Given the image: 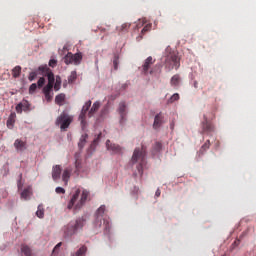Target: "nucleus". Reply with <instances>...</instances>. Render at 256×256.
Returning a JSON list of instances; mask_svg holds the SVG:
<instances>
[{"label": "nucleus", "mask_w": 256, "mask_h": 256, "mask_svg": "<svg viewBox=\"0 0 256 256\" xmlns=\"http://www.w3.org/2000/svg\"><path fill=\"white\" fill-rule=\"evenodd\" d=\"M131 164L136 165L138 173L143 176L144 168L147 165V148L144 144L140 148H135L133 151Z\"/></svg>", "instance_id": "nucleus-1"}, {"label": "nucleus", "mask_w": 256, "mask_h": 256, "mask_svg": "<svg viewBox=\"0 0 256 256\" xmlns=\"http://www.w3.org/2000/svg\"><path fill=\"white\" fill-rule=\"evenodd\" d=\"M80 194H81V190L80 189L76 190V192L73 194L72 198L68 203V206H67L68 209H73L74 207L75 210H78V209H81L83 205H85L90 192H88V190H83L80 200H78ZM77 200H78V203H77Z\"/></svg>", "instance_id": "nucleus-2"}, {"label": "nucleus", "mask_w": 256, "mask_h": 256, "mask_svg": "<svg viewBox=\"0 0 256 256\" xmlns=\"http://www.w3.org/2000/svg\"><path fill=\"white\" fill-rule=\"evenodd\" d=\"M74 116L68 114V112H62L56 118V125L60 127L61 131H66L68 127H70L71 123H73Z\"/></svg>", "instance_id": "nucleus-3"}, {"label": "nucleus", "mask_w": 256, "mask_h": 256, "mask_svg": "<svg viewBox=\"0 0 256 256\" xmlns=\"http://www.w3.org/2000/svg\"><path fill=\"white\" fill-rule=\"evenodd\" d=\"M85 217H80L76 222H70L68 226L64 229V233L66 236H72L77 232L79 228H83L85 226Z\"/></svg>", "instance_id": "nucleus-4"}, {"label": "nucleus", "mask_w": 256, "mask_h": 256, "mask_svg": "<svg viewBox=\"0 0 256 256\" xmlns=\"http://www.w3.org/2000/svg\"><path fill=\"white\" fill-rule=\"evenodd\" d=\"M180 67V57L177 53H169L166 56L165 68L168 70L178 69Z\"/></svg>", "instance_id": "nucleus-5"}, {"label": "nucleus", "mask_w": 256, "mask_h": 256, "mask_svg": "<svg viewBox=\"0 0 256 256\" xmlns=\"http://www.w3.org/2000/svg\"><path fill=\"white\" fill-rule=\"evenodd\" d=\"M91 106H92V100L88 99V102H86L84 104V106L82 107V110L80 112L79 120L81 122V128L83 130H85L87 127L86 114H87V112H89Z\"/></svg>", "instance_id": "nucleus-6"}, {"label": "nucleus", "mask_w": 256, "mask_h": 256, "mask_svg": "<svg viewBox=\"0 0 256 256\" xmlns=\"http://www.w3.org/2000/svg\"><path fill=\"white\" fill-rule=\"evenodd\" d=\"M83 59L82 53H67L64 57V62L66 65H69V63H74L75 66H79V63H81Z\"/></svg>", "instance_id": "nucleus-7"}, {"label": "nucleus", "mask_w": 256, "mask_h": 256, "mask_svg": "<svg viewBox=\"0 0 256 256\" xmlns=\"http://www.w3.org/2000/svg\"><path fill=\"white\" fill-rule=\"evenodd\" d=\"M106 207L105 205H101L96 213H95V221H94V226L95 228H101L103 224V217L105 215Z\"/></svg>", "instance_id": "nucleus-8"}, {"label": "nucleus", "mask_w": 256, "mask_h": 256, "mask_svg": "<svg viewBox=\"0 0 256 256\" xmlns=\"http://www.w3.org/2000/svg\"><path fill=\"white\" fill-rule=\"evenodd\" d=\"M155 61L156 60L153 59L151 55L145 59L142 66V71L144 74H154V68H152V66L154 65Z\"/></svg>", "instance_id": "nucleus-9"}, {"label": "nucleus", "mask_w": 256, "mask_h": 256, "mask_svg": "<svg viewBox=\"0 0 256 256\" xmlns=\"http://www.w3.org/2000/svg\"><path fill=\"white\" fill-rule=\"evenodd\" d=\"M39 70L42 72V74L47 76L48 80L50 81V90L52 91L55 83L54 73L50 70V68H48V66H40Z\"/></svg>", "instance_id": "nucleus-10"}, {"label": "nucleus", "mask_w": 256, "mask_h": 256, "mask_svg": "<svg viewBox=\"0 0 256 256\" xmlns=\"http://www.w3.org/2000/svg\"><path fill=\"white\" fill-rule=\"evenodd\" d=\"M30 106L31 104L28 102V99H22V102L16 106V112L18 114H22L23 110L24 112H28L30 110Z\"/></svg>", "instance_id": "nucleus-11"}, {"label": "nucleus", "mask_w": 256, "mask_h": 256, "mask_svg": "<svg viewBox=\"0 0 256 256\" xmlns=\"http://www.w3.org/2000/svg\"><path fill=\"white\" fill-rule=\"evenodd\" d=\"M75 173L79 175L81 169H82V156L81 152H76L75 154Z\"/></svg>", "instance_id": "nucleus-12"}, {"label": "nucleus", "mask_w": 256, "mask_h": 256, "mask_svg": "<svg viewBox=\"0 0 256 256\" xmlns=\"http://www.w3.org/2000/svg\"><path fill=\"white\" fill-rule=\"evenodd\" d=\"M118 112L121 117L120 123H124V120H126V116H127V106L125 102H121L119 104Z\"/></svg>", "instance_id": "nucleus-13"}, {"label": "nucleus", "mask_w": 256, "mask_h": 256, "mask_svg": "<svg viewBox=\"0 0 256 256\" xmlns=\"http://www.w3.org/2000/svg\"><path fill=\"white\" fill-rule=\"evenodd\" d=\"M106 146L108 150H111L114 154H119L122 152L121 146L118 144H112L110 139H107Z\"/></svg>", "instance_id": "nucleus-14"}, {"label": "nucleus", "mask_w": 256, "mask_h": 256, "mask_svg": "<svg viewBox=\"0 0 256 256\" xmlns=\"http://www.w3.org/2000/svg\"><path fill=\"white\" fill-rule=\"evenodd\" d=\"M214 131V127L213 125H211V123H209V120H207V118H205V120H203L202 123V133H212Z\"/></svg>", "instance_id": "nucleus-15"}, {"label": "nucleus", "mask_w": 256, "mask_h": 256, "mask_svg": "<svg viewBox=\"0 0 256 256\" xmlns=\"http://www.w3.org/2000/svg\"><path fill=\"white\" fill-rule=\"evenodd\" d=\"M14 148L19 152H23L24 150L27 149V144L26 142H23L22 139H15Z\"/></svg>", "instance_id": "nucleus-16"}, {"label": "nucleus", "mask_w": 256, "mask_h": 256, "mask_svg": "<svg viewBox=\"0 0 256 256\" xmlns=\"http://www.w3.org/2000/svg\"><path fill=\"white\" fill-rule=\"evenodd\" d=\"M61 173H62L61 165H55L54 167H52V178L54 179V181H57L58 179H60Z\"/></svg>", "instance_id": "nucleus-17"}, {"label": "nucleus", "mask_w": 256, "mask_h": 256, "mask_svg": "<svg viewBox=\"0 0 256 256\" xmlns=\"http://www.w3.org/2000/svg\"><path fill=\"white\" fill-rule=\"evenodd\" d=\"M163 118L164 116L161 112L159 114H156L154 118V124H153L154 129H159L161 125H163Z\"/></svg>", "instance_id": "nucleus-18"}, {"label": "nucleus", "mask_w": 256, "mask_h": 256, "mask_svg": "<svg viewBox=\"0 0 256 256\" xmlns=\"http://www.w3.org/2000/svg\"><path fill=\"white\" fill-rule=\"evenodd\" d=\"M101 107L100 102H94L93 106L88 111V117L92 118L96 112H98L99 108Z\"/></svg>", "instance_id": "nucleus-19"}, {"label": "nucleus", "mask_w": 256, "mask_h": 256, "mask_svg": "<svg viewBox=\"0 0 256 256\" xmlns=\"http://www.w3.org/2000/svg\"><path fill=\"white\" fill-rule=\"evenodd\" d=\"M71 172H72V169H64L63 173H62V179L63 181L65 182V185L67 186L68 182H69V179L71 177Z\"/></svg>", "instance_id": "nucleus-20"}, {"label": "nucleus", "mask_w": 256, "mask_h": 256, "mask_svg": "<svg viewBox=\"0 0 256 256\" xmlns=\"http://www.w3.org/2000/svg\"><path fill=\"white\" fill-rule=\"evenodd\" d=\"M65 99H66L65 93H60L59 95H56L55 102L56 104H58V106H63Z\"/></svg>", "instance_id": "nucleus-21"}, {"label": "nucleus", "mask_w": 256, "mask_h": 256, "mask_svg": "<svg viewBox=\"0 0 256 256\" xmlns=\"http://www.w3.org/2000/svg\"><path fill=\"white\" fill-rule=\"evenodd\" d=\"M88 137H89L88 133H84L83 135H81L80 141H79V144H78L80 150H82L85 147V144H86V141H87Z\"/></svg>", "instance_id": "nucleus-22"}, {"label": "nucleus", "mask_w": 256, "mask_h": 256, "mask_svg": "<svg viewBox=\"0 0 256 256\" xmlns=\"http://www.w3.org/2000/svg\"><path fill=\"white\" fill-rule=\"evenodd\" d=\"M21 252L24 254V256H34L32 249H30L28 245H22Z\"/></svg>", "instance_id": "nucleus-23"}, {"label": "nucleus", "mask_w": 256, "mask_h": 256, "mask_svg": "<svg viewBox=\"0 0 256 256\" xmlns=\"http://www.w3.org/2000/svg\"><path fill=\"white\" fill-rule=\"evenodd\" d=\"M180 81H181V78H180L179 74H174V76H172V78H171V85L173 87H177L179 85Z\"/></svg>", "instance_id": "nucleus-24"}, {"label": "nucleus", "mask_w": 256, "mask_h": 256, "mask_svg": "<svg viewBox=\"0 0 256 256\" xmlns=\"http://www.w3.org/2000/svg\"><path fill=\"white\" fill-rule=\"evenodd\" d=\"M22 68L21 66H15L12 70V75L14 78H19L21 76Z\"/></svg>", "instance_id": "nucleus-25"}, {"label": "nucleus", "mask_w": 256, "mask_h": 256, "mask_svg": "<svg viewBox=\"0 0 256 256\" xmlns=\"http://www.w3.org/2000/svg\"><path fill=\"white\" fill-rule=\"evenodd\" d=\"M88 249L85 245H82L78 251H76L75 256H83L85 253H87Z\"/></svg>", "instance_id": "nucleus-26"}, {"label": "nucleus", "mask_w": 256, "mask_h": 256, "mask_svg": "<svg viewBox=\"0 0 256 256\" xmlns=\"http://www.w3.org/2000/svg\"><path fill=\"white\" fill-rule=\"evenodd\" d=\"M36 215H37V217H40V218L44 217L45 211H44L43 205H38V209L36 211Z\"/></svg>", "instance_id": "nucleus-27"}, {"label": "nucleus", "mask_w": 256, "mask_h": 256, "mask_svg": "<svg viewBox=\"0 0 256 256\" xmlns=\"http://www.w3.org/2000/svg\"><path fill=\"white\" fill-rule=\"evenodd\" d=\"M131 27V24H122V26L116 28L118 32H127Z\"/></svg>", "instance_id": "nucleus-28"}, {"label": "nucleus", "mask_w": 256, "mask_h": 256, "mask_svg": "<svg viewBox=\"0 0 256 256\" xmlns=\"http://www.w3.org/2000/svg\"><path fill=\"white\" fill-rule=\"evenodd\" d=\"M75 80H77V72L74 70L68 77V83H75Z\"/></svg>", "instance_id": "nucleus-29"}, {"label": "nucleus", "mask_w": 256, "mask_h": 256, "mask_svg": "<svg viewBox=\"0 0 256 256\" xmlns=\"http://www.w3.org/2000/svg\"><path fill=\"white\" fill-rule=\"evenodd\" d=\"M61 83H62L61 76H56V82H55V85H54L55 91H59Z\"/></svg>", "instance_id": "nucleus-30"}, {"label": "nucleus", "mask_w": 256, "mask_h": 256, "mask_svg": "<svg viewBox=\"0 0 256 256\" xmlns=\"http://www.w3.org/2000/svg\"><path fill=\"white\" fill-rule=\"evenodd\" d=\"M15 114H11L7 120V127H11V125H14L15 119H14Z\"/></svg>", "instance_id": "nucleus-31"}, {"label": "nucleus", "mask_w": 256, "mask_h": 256, "mask_svg": "<svg viewBox=\"0 0 256 256\" xmlns=\"http://www.w3.org/2000/svg\"><path fill=\"white\" fill-rule=\"evenodd\" d=\"M210 146H211L210 139H207L205 144H203V146L201 147V151L204 152L205 150H208L210 148Z\"/></svg>", "instance_id": "nucleus-32"}, {"label": "nucleus", "mask_w": 256, "mask_h": 256, "mask_svg": "<svg viewBox=\"0 0 256 256\" xmlns=\"http://www.w3.org/2000/svg\"><path fill=\"white\" fill-rule=\"evenodd\" d=\"M153 150H154V152H160L162 150L161 142H156V144H154V146H153Z\"/></svg>", "instance_id": "nucleus-33"}, {"label": "nucleus", "mask_w": 256, "mask_h": 256, "mask_svg": "<svg viewBox=\"0 0 256 256\" xmlns=\"http://www.w3.org/2000/svg\"><path fill=\"white\" fill-rule=\"evenodd\" d=\"M113 66L115 70H118V66H119V57L118 55H115L114 59H113Z\"/></svg>", "instance_id": "nucleus-34"}, {"label": "nucleus", "mask_w": 256, "mask_h": 256, "mask_svg": "<svg viewBox=\"0 0 256 256\" xmlns=\"http://www.w3.org/2000/svg\"><path fill=\"white\" fill-rule=\"evenodd\" d=\"M43 92H44V95H46L47 93L51 92L50 80H48V85H46V86L43 88Z\"/></svg>", "instance_id": "nucleus-35"}, {"label": "nucleus", "mask_w": 256, "mask_h": 256, "mask_svg": "<svg viewBox=\"0 0 256 256\" xmlns=\"http://www.w3.org/2000/svg\"><path fill=\"white\" fill-rule=\"evenodd\" d=\"M178 99H180L179 93H174V95H172V97H170L169 101L172 104L173 101H177Z\"/></svg>", "instance_id": "nucleus-36"}, {"label": "nucleus", "mask_w": 256, "mask_h": 256, "mask_svg": "<svg viewBox=\"0 0 256 256\" xmlns=\"http://www.w3.org/2000/svg\"><path fill=\"white\" fill-rule=\"evenodd\" d=\"M36 89H37L36 82H32V85H30L29 87V93H35Z\"/></svg>", "instance_id": "nucleus-37"}, {"label": "nucleus", "mask_w": 256, "mask_h": 256, "mask_svg": "<svg viewBox=\"0 0 256 256\" xmlns=\"http://www.w3.org/2000/svg\"><path fill=\"white\" fill-rule=\"evenodd\" d=\"M29 194H30V190L25 189V190L22 191L21 197L27 199V198H29Z\"/></svg>", "instance_id": "nucleus-38"}, {"label": "nucleus", "mask_w": 256, "mask_h": 256, "mask_svg": "<svg viewBox=\"0 0 256 256\" xmlns=\"http://www.w3.org/2000/svg\"><path fill=\"white\" fill-rule=\"evenodd\" d=\"M46 80L44 78V76H42L41 78L38 79V87H43V85H45Z\"/></svg>", "instance_id": "nucleus-39"}, {"label": "nucleus", "mask_w": 256, "mask_h": 256, "mask_svg": "<svg viewBox=\"0 0 256 256\" xmlns=\"http://www.w3.org/2000/svg\"><path fill=\"white\" fill-rule=\"evenodd\" d=\"M49 66L55 68V66H57V59H50Z\"/></svg>", "instance_id": "nucleus-40"}, {"label": "nucleus", "mask_w": 256, "mask_h": 256, "mask_svg": "<svg viewBox=\"0 0 256 256\" xmlns=\"http://www.w3.org/2000/svg\"><path fill=\"white\" fill-rule=\"evenodd\" d=\"M152 26L151 24H147L146 26H144L143 30H142V34H144L145 32H149V30H151Z\"/></svg>", "instance_id": "nucleus-41"}, {"label": "nucleus", "mask_w": 256, "mask_h": 256, "mask_svg": "<svg viewBox=\"0 0 256 256\" xmlns=\"http://www.w3.org/2000/svg\"><path fill=\"white\" fill-rule=\"evenodd\" d=\"M56 192H57V194H65L66 190H65V188H61L60 186H58L56 188Z\"/></svg>", "instance_id": "nucleus-42"}, {"label": "nucleus", "mask_w": 256, "mask_h": 256, "mask_svg": "<svg viewBox=\"0 0 256 256\" xmlns=\"http://www.w3.org/2000/svg\"><path fill=\"white\" fill-rule=\"evenodd\" d=\"M35 78H37V72H30L29 80H35Z\"/></svg>", "instance_id": "nucleus-43"}, {"label": "nucleus", "mask_w": 256, "mask_h": 256, "mask_svg": "<svg viewBox=\"0 0 256 256\" xmlns=\"http://www.w3.org/2000/svg\"><path fill=\"white\" fill-rule=\"evenodd\" d=\"M45 97L47 101H51L53 99V95H51V92L46 93Z\"/></svg>", "instance_id": "nucleus-44"}, {"label": "nucleus", "mask_w": 256, "mask_h": 256, "mask_svg": "<svg viewBox=\"0 0 256 256\" xmlns=\"http://www.w3.org/2000/svg\"><path fill=\"white\" fill-rule=\"evenodd\" d=\"M101 135H102V133H99V135L94 139V141H93V144H94V145H95V144H98V141H99Z\"/></svg>", "instance_id": "nucleus-45"}, {"label": "nucleus", "mask_w": 256, "mask_h": 256, "mask_svg": "<svg viewBox=\"0 0 256 256\" xmlns=\"http://www.w3.org/2000/svg\"><path fill=\"white\" fill-rule=\"evenodd\" d=\"M61 246H62V243H58V244L54 247L53 252L57 251V249H59Z\"/></svg>", "instance_id": "nucleus-46"}, {"label": "nucleus", "mask_w": 256, "mask_h": 256, "mask_svg": "<svg viewBox=\"0 0 256 256\" xmlns=\"http://www.w3.org/2000/svg\"><path fill=\"white\" fill-rule=\"evenodd\" d=\"M139 191H140V188H138L137 186H135L133 192H134L135 194H138Z\"/></svg>", "instance_id": "nucleus-47"}, {"label": "nucleus", "mask_w": 256, "mask_h": 256, "mask_svg": "<svg viewBox=\"0 0 256 256\" xmlns=\"http://www.w3.org/2000/svg\"><path fill=\"white\" fill-rule=\"evenodd\" d=\"M157 197H159V196H161V190H160V188H158L157 190H156V194H155Z\"/></svg>", "instance_id": "nucleus-48"}, {"label": "nucleus", "mask_w": 256, "mask_h": 256, "mask_svg": "<svg viewBox=\"0 0 256 256\" xmlns=\"http://www.w3.org/2000/svg\"><path fill=\"white\" fill-rule=\"evenodd\" d=\"M233 245H234V246H238V245H240V240H234Z\"/></svg>", "instance_id": "nucleus-49"}, {"label": "nucleus", "mask_w": 256, "mask_h": 256, "mask_svg": "<svg viewBox=\"0 0 256 256\" xmlns=\"http://www.w3.org/2000/svg\"><path fill=\"white\" fill-rule=\"evenodd\" d=\"M198 86H199V84H198L197 80H195V82H194L195 89H197Z\"/></svg>", "instance_id": "nucleus-50"}, {"label": "nucleus", "mask_w": 256, "mask_h": 256, "mask_svg": "<svg viewBox=\"0 0 256 256\" xmlns=\"http://www.w3.org/2000/svg\"><path fill=\"white\" fill-rule=\"evenodd\" d=\"M103 222H104L105 227L108 228L109 222H106V220H103Z\"/></svg>", "instance_id": "nucleus-51"}, {"label": "nucleus", "mask_w": 256, "mask_h": 256, "mask_svg": "<svg viewBox=\"0 0 256 256\" xmlns=\"http://www.w3.org/2000/svg\"><path fill=\"white\" fill-rule=\"evenodd\" d=\"M221 256H225V255H221Z\"/></svg>", "instance_id": "nucleus-52"}, {"label": "nucleus", "mask_w": 256, "mask_h": 256, "mask_svg": "<svg viewBox=\"0 0 256 256\" xmlns=\"http://www.w3.org/2000/svg\"><path fill=\"white\" fill-rule=\"evenodd\" d=\"M71 256H75V255H71Z\"/></svg>", "instance_id": "nucleus-53"}]
</instances>
